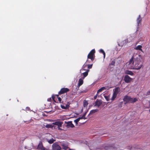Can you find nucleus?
Here are the masks:
<instances>
[{
	"label": "nucleus",
	"instance_id": "f257e3e1",
	"mask_svg": "<svg viewBox=\"0 0 150 150\" xmlns=\"http://www.w3.org/2000/svg\"><path fill=\"white\" fill-rule=\"evenodd\" d=\"M134 57L135 56L134 55L132 57L130 60L129 63L133 64L134 66L133 69L139 70L143 67V63L139 58V55H138L136 58H134Z\"/></svg>",
	"mask_w": 150,
	"mask_h": 150
},
{
	"label": "nucleus",
	"instance_id": "f03ea898",
	"mask_svg": "<svg viewBox=\"0 0 150 150\" xmlns=\"http://www.w3.org/2000/svg\"><path fill=\"white\" fill-rule=\"evenodd\" d=\"M123 100L125 102V104H126L127 103H134L137 100V99L136 98H132L130 96L126 95L124 97Z\"/></svg>",
	"mask_w": 150,
	"mask_h": 150
},
{
	"label": "nucleus",
	"instance_id": "7ed1b4c3",
	"mask_svg": "<svg viewBox=\"0 0 150 150\" xmlns=\"http://www.w3.org/2000/svg\"><path fill=\"white\" fill-rule=\"evenodd\" d=\"M63 122L60 121H57L52 123V128L54 129H58L61 130V129L60 127H62Z\"/></svg>",
	"mask_w": 150,
	"mask_h": 150
},
{
	"label": "nucleus",
	"instance_id": "20e7f679",
	"mask_svg": "<svg viewBox=\"0 0 150 150\" xmlns=\"http://www.w3.org/2000/svg\"><path fill=\"white\" fill-rule=\"evenodd\" d=\"M95 49H93L90 52L88 55V59H90L92 62H93L95 59Z\"/></svg>",
	"mask_w": 150,
	"mask_h": 150
},
{
	"label": "nucleus",
	"instance_id": "39448f33",
	"mask_svg": "<svg viewBox=\"0 0 150 150\" xmlns=\"http://www.w3.org/2000/svg\"><path fill=\"white\" fill-rule=\"evenodd\" d=\"M89 61L88 59H87L86 62V63L83 65L82 66V69L80 70V71H83V70H86V68L87 66L88 68V69H91L92 68L93 64H87L88 63H89Z\"/></svg>",
	"mask_w": 150,
	"mask_h": 150
},
{
	"label": "nucleus",
	"instance_id": "423d86ee",
	"mask_svg": "<svg viewBox=\"0 0 150 150\" xmlns=\"http://www.w3.org/2000/svg\"><path fill=\"white\" fill-rule=\"evenodd\" d=\"M120 90V88L119 87H117L115 88L114 90V93H113V96L111 98L112 100H114L115 98L116 97L118 93Z\"/></svg>",
	"mask_w": 150,
	"mask_h": 150
},
{
	"label": "nucleus",
	"instance_id": "0eeeda50",
	"mask_svg": "<svg viewBox=\"0 0 150 150\" xmlns=\"http://www.w3.org/2000/svg\"><path fill=\"white\" fill-rule=\"evenodd\" d=\"M52 149L53 150H61V148L58 145V143L55 142L52 145Z\"/></svg>",
	"mask_w": 150,
	"mask_h": 150
},
{
	"label": "nucleus",
	"instance_id": "6e6552de",
	"mask_svg": "<svg viewBox=\"0 0 150 150\" xmlns=\"http://www.w3.org/2000/svg\"><path fill=\"white\" fill-rule=\"evenodd\" d=\"M69 91V90L67 88H63L61 89L60 90L58 93V94L59 95L66 93Z\"/></svg>",
	"mask_w": 150,
	"mask_h": 150
},
{
	"label": "nucleus",
	"instance_id": "1a4fd4ad",
	"mask_svg": "<svg viewBox=\"0 0 150 150\" xmlns=\"http://www.w3.org/2000/svg\"><path fill=\"white\" fill-rule=\"evenodd\" d=\"M132 79L128 75H126L124 77V80L127 83H130L132 80Z\"/></svg>",
	"mask_w": 150,
	"mask_h": 150
},
{
	"label": "nucleus",
	"instance_id": "9d476101",
	"mask_svg": "<svg viewBox=\"0 0 150 150\" xmlns=\"http://www.w3.org/2000/svg\"><path fill=\"white\" fill-rule=\"evenodd\" d=\"M61 145L62 149L64 150H67L69 148L68 147V144L67 143H63Z\"/></svg>",
	"mask_w": 150,
	"mask_h": 150
},
{
	"label": "nucleus",
	"instance_id": "9b49d317",
	"mask_svg": "<svg viewBox=\"0 0 150 150\" xmlns=\"http://www.w3.org/2000/svg\"><path fill=\"white\" fill-rule=\"evenodd\" d=\"M83 79L80 78L79 79V83L77 87V90H78L79 89V87L82 85L83 83Z\"/></svg>",
	"mask_w": 150,
	"mask_h": 150
},
{
	"label": "nucleus",
	"instance_id": "f8f14e48",
	"mask_svg": "<svg viewBox=\"0 0 150 150\" xmlns=\"http://www.w3.org/2000/svg\"><path fill=\"white\" fill-rule=\"evenodd\" d=\"M102 104V102L101 100L97 99L95 103V106H98V107H99Z\"/></svg>",
	"mask_w": 150,
	"mask_h": 150
},
{
	"label": "nucleus",
	"instance_id": "ddd939ff",
	"mask_svg": "<svg viewBox=\"0 0 150 150\" xmlns=\"http://www.w3.org/2000/svg\"><path fill=\"white\" fill-rule=\"evenodd\" d=\"M38 148L39 149H40L41 150H44V149H45V147L43 146L42 142H40L38 144Z\"/></svg>",
	"mask_w": 150,
	"mask_h": 150
},
{
	"label": "nucleus",
	"instance_id": "4468645a",
	"mask_svg": "<svg viewBox=\"0 0 150 150\" xmlns=\"http://www.w3.org/2000/svg\"><path fill=\"white\" fill-rule=\"evenodd\" d=\"M60 106L63 109H68L69 107V102H67V103L66 104L65 106L62 104Z\"/></svg>",
	"mask_w": 150,
	"mask_h": 150
},
{
	"label": "nucleus",
	"instance_id": "2eb2a0df",
	"mask_svg": "<svg viewBox=\"0 0 150 150\" xmlns=\"http://www.w3.org/2000/svg\"><path fill=\"white\" fill-rule=\"evenodd\" d=\"M86 71L82 73V74L83 75V77H82L83 79H84L86 76H87L88 74V73L89 71V69H86Z\"/></svg>",
	"mask_w": 150,
	"mask_h": 150
},
{
	"label": "nucleus",
	"instance_id": "dca6fc26",
	"mask_svg": "<svg viewBox=\"0 0 150 150\" xmlns=\"http://www.w3.org/2000/svg\"><path fill=\"white\" fill-rule=\"evenodd\" d=\"M142 20V18L141 17V16L139 15L137 20L138 26H139V24H141Z\"/></svg>",
	"mask_w": 150,
	"mask_h": 150
},
{
	"label": "nucleus",
	"instance_id": "f3484780",
	"mask_svg": "<svg viewBox=\"0 0 150 150\" xmlns=\"http://www.w3.org/2000/svg\"><path fill=\"white\" fill-rule=\"evenodd\" d=\"M66 126L67 127H70L71 128H73L74 127V125L72 123V122L71 121L67 122Z\"/></svg>",
	"mask_w": 150,
	"mask_h": 150
},
{
	"label": "nucleus",
	"instance_id": "a211bd4d",
	"mask_svg": "<svg viewBox=\"0 0 150 150\" xmlns=\"http://www.w3.org/2000/svg\"><path fill=\"white\" fill-rule=\"evenodd\" d=\"M98 111V109L92 110L90 111L88 115V116H89L91 114H93L94 113H95Z\"/></svg>",
	"mask_w": 150,
	"mask_h": 150
},
{
	"label": "nucleus",
	"instance_id": "6ab92c4d",
	"mask_svg": "<svg viewBox=\"0 0 150 150\" xmlns=\"http://www.w3.org/2000/svg\"><path fill=\"white\" fill-rule=\"evenodd\" d=\"M142 46L141 45H138L137 47L134 48V49L136 50H139L143 52L142 50Z\"/></svg>",
	"mask_w": 150,
	"mask_h": 150
},
{
	"label": "nucleus",
	"instance_id": "aec40b11",
	"mask_svg": "<svg viewBox=\"0 0 150 150\" xmlns=\"http://www.w3.org/2000/svg\"><path fill=\"white\" fill-rule=\"evenodd\" d=\"M125 74L131 76H132L134 74V73L131 71L129 70H126L125 71Z\"/></svg>",
	"mask_w": 150,
	"mask_h": 150
},
{
	"label": "nucleus",
	"instance_id": "412c9836",
	"mask_svg": "<svg viewBox=\"0 0 150 150\" xmlns=\"http://www.w3.org/2000/svg\"><path fill=\"white\" fill-rule=\"evenodd\" d=\"M55 140L53 138H51L50 139H47V142L50 144L53 143L55 141Z\"/></svg>",
	"mask_w": 150,
	"mask_h": 150
},
{
	"label": "nucleus",
	"instance_id": "4be33fe9",
	"mask_svg": "<svg viewBox=\"0 0 150 150\" xmlns=\"http://www.w3.org/2000/svg\"><path fill=\"white\" fill-rule=\"evenodd\" d=\"M106 89V88L105 87H103L99 89L97 92V94H98L100 92H101L103 90Z\"/></svg>",
	"mask_w": 150,
	"mask_h": 150
},
{
	"label": "nucleus",
	"instance_id": "5701e85b",
	"mask_svg": "<svg viewBox=\"0 0 150 150\" xmlns=\"http://www.w3.org/2000/svg\"><path fill=\"white\" fill-rule=\"evenodd\" d=\"M114 148V147L112 146H107L105 147V150H110Z\"/></svg>",
	"mask_w": 150,
	"mask_h": 150
},
{
	"label": "nucleus",
	"instance_id": "b1692460",
	"mask_svg": "<svg viewBox=\"0 0 150 150\" xmlns=\"http://www.w3.org/2000/svg\"><path fill=\"white\" fill-rule=\"evenodd\" d=\"M115 60H114L111 61V62L110 63L109 67L110 66L112 65L113 66H114L115 64Z\"/></svg>",
	"mask_w": 150,
	"mask_h": 150
},
{
	"label": "nucleus",
	"instance_id": "393cba45",
	"mask_svg": "<svg viewBox=\"0 0 150 150\" xmlns=\"http://www.w3.org/2000/svg\"><path fill=\"white\" fill-rule=\"evenodd\" d=\"M99 52L100 53H102L103 54L104 58H105V53L104 51L102 49L100 50Z\"/></svg>",
	"mask_w": 150,
	"mask_h": 150
},
{
	"label": "nucleus",
	"instance_id": "a878e982",
	"mask_svg": "<svg viewBox=\"0 0 150 150\" xmlns=\"http://www.w3.org/2000/svg\"><path fill=\"white\" fill-rule=\"evenodd\" d=\"M46 128H52V125L50 124H47L45 126Z\"/></svg>",
	"mask_w": 150,
	"mask_h": 150
},
{
	"label": "nucleus",
	"instance_id": "bb28decb",
	"mask_svg": "<svg viewBox=\"0 0 150 150\" xmlns=\"http://www.w3.org/2000/svg\"><path fill=\"white\" fill-rule=\"evenodd\" d=\"M88 105V103L86 100L83 101V105L84 107H86Z\"/></svg>",
	"mask_w": 150,
	"mask_h": 150
},
{
	"label": "nucleus",
	"instance_id": "cd10ccee",
	"mask_svg": "<svg viewBox=\"0 0 150 150\" xmlns=\"http://www.w3.org/2000/svg\"><path fill=\"white\" fill-rule=\"evenodd\" d=\"M80 119L79 117L75 120L74 121L76 123V125H77L78 122L80 120Z\"/></svg>",
	"mask_w": 150,
	"mask_h": 150
},
{
	"label": "nucleus",
	"instance_id": "c85d7f7f",
	"mask_svg": "<svg viewBox=\"0 0 150 150\" xmlns=\"http://www.w3.org/2000/svg\"><path fill=\"white\" fill-rule=\"evenodd\" d=\"M57 97L58 98V101H59L60 103H61V100H62L61 98L60 97H59V95H57Z\"/></svg>",
	"mask_w": 150,
	"mask_h": 150
},
{
	"label": "nucleus",
	"instance_id": "c756f323",
	"mask_svg": "<svg viewBox=\"0 0 150 150\" xmlns=\"http://www.w3.org/2000/svg\"><path fill=\"white\" fill-rule=\"evenodd\" d=\"M105 98L107 100V101H108L110 100L109 97V96H104Z\"/></svg>",
	"mask_w": 150,
	"mask_h": 150
},
{
	"label": "nucleus",
	"instance_id": "7c9ffc66",
	"mask_svg": "<svg viewBox=\"0 0 150 150\" xmlns=\"http://www.w3.org/2000/svg\"><path fill=\"white\" fill-rule=\"evenodd\" d=\"M79 118L80 120L82 119H87L83 115L81 117H79Z\"/></svg>",
	"mask_w": 150,
	"mask_h": 150
},
{
	"label": "nucleus",
	"instance_id": "2f4dec72",
	"mask_svg": "<svg viewBox=\"0 0 150 150\" xmlns=\"http://www.w3.org/2000/svg\"><path fill=\"white\" fill-rule=\"evenodd\" d=\"M98 95V94H97L94 97V99H96L97 98V96Z\"/></svg>",
	"mask_w": 150,
	"mask_h": 150
},
{
	"label": "nucleus",
	"instance_id": "473e14b6",
	"mask_svg": "<svg viewBox=\"0 0 150 150\" xmlns=\"http://www.w3.org/2000/svg\"><path fill=\"white\" fill-rule=\"evenodd\" d=\"M55 98V96H54V95H53L52 96V98L54 101V99Z\"/></svg>",
	"mask_w": 150,
	"mask_h": 150
},
{
	"label": "nucleus",
	"instance_id": "72a5a7b5",
	"mask_svg": "<svg viewBox=\"0 0 150 150\" xmlns=\"http://www.w3.org/2000/svg\"><path fill=\"white\" fill-rule=\"evenodd\" d=\"M87 113V111L86 112H85L83 114V115L85 117V116L86 115Z\"/></svg>",
	"mask_w": 150,
	"mask_h": 150
},
{
	"label": "nucleus",
	"instance_id": "f704fd0d",
	"mask_svg": "<svg viewBox=\"0 0 150 150\" xmlns=\"http://www.w3.org/2000/svg\"><path fill=\"white\" fill-rule=\"evenodd\" d=\"M48 101H50L51 100V98H50L49 99H48L47 100Z\"/></svg>",
	"mask_w": 150,
	"mask_h": 150
},
{
	"label": "nucleus",
	"instance_id": "c9c22d12",
	"mask_svg": "<svg viewBox=\"0 0 150 150\" xmlns=\"http://www.w3.org/2000/svg\"><path fill=\"white\" fill-rule=\"evenodd\" d=\"M147 93L148 94H150V91H149L147 92Z\"/></svg>",
	"mask_w": 150,
	"mask_h": 150
},
{
	"label": "nucleus",
	"instance_id": "e433bc0d",
	"mask_svg": "<svg viewBox=\"0 0 150 150\" xmlns=\"http://www.w3.org/2000/svg\"><path fill=\"white\" fill-rule=\"evenodd\" d=\"M125 41V42H128V39H127L126 40H125L124 41H123V42Z\"/></svg>",
	"mask_w": 150,
	"mask_h": 150
},
{
	"label": "nucleus",
	"instance_id": "4c0bfd02",
	"mask_svg": "<svg viewBox=\"0 0 150 150\" xmlns=\"http://www.w3.org/2000/svg\"><path fill=\"white\" fill-rule=\"evenodd\" d=\"M44 150H50V149H47L45 148V149H44Z\"/></svg>",
	"mask_w": 150,
	"mask_h": 150
},
{
	"label": "nucleus",
	"instance_id": "58836bf2",
	"mask_svg": "<svg viewBox=\"0 0 150 150\" xmlns=\"http://www.w3.org/2000/svg\"><path fill=\"white\" fill-rule=\"evenodd\" d=\"M68 150H74V149H71L69 148L68 149Z\"/></svg>",
	"mask_w": 150,
	"mask_h": 150
},
{
	"label": "nucleus",
	"instance_id": "ea45409f",
	"mask_svg": "<svg viewBox=\"0 0 150 150\" xmlns=\"http://www.w3.org/2000/svg\"><path fill=\"white\" fill-rule=\"evenodd\" d=\"M27 122H28L27 123H30V121H27Z\"/></svg>",
	"mask_w": 150,
	"mask_h": 150
},
{
	"label": "nucleus",
	"instance_id": "a19ab883",
	"mask_svg": "<svg viewBox=\"0 0 150 150\" xmlns=\"http://www.w3.org/2000/svg\"><path fill=\"white\" fill-rule=\"evenodd\" d=\"M129 148L130 149V148H131V147H130V146H129Z\"/></svg>",
	"mask_w": 150,
	"mask_h": 150
}]
</instances>
